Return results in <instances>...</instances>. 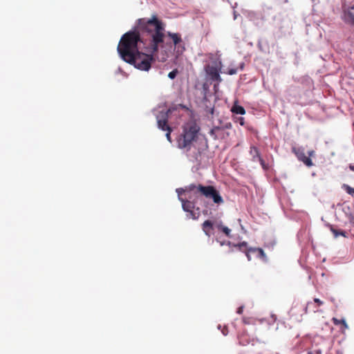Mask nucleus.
Segmentation results:
<instances>
[{"instance_id": "obj_1", "label": "nucleus", "mask_w": 354, "mask_h": 354, "mask_svg": "<svg viewBox=\"0 0 354 354\" xmlns=\"http://www.w3.org/2000/svg\"><path fill=\"white\" fill-rule=\"evenodd\" d=\"M164 24L156 15L150 19L140 18L136 28L124 34L118 45V52L126 62L136 68L148 71L154 61L159 46L165 38Z\"/></svg>"}, {"instance_id": "obj_32", "label": "nucleus", "mask_w": 354, "mask_h": 354, "mask_svg": "<svg viewBox=\"0 0 354 354\" xmlns=\"http://www.w3.org/2000/svg\"><path fill=\"white\" fill-rule=\"evenodd\" d=\"M308 354H313V353L312 351H309L308 352Z\"/></svg>"}, {"instance_id": "obj_11", "label": "nucleus", "mask_w": 354, "mask_h": 354, "mask_svg": "<svg viewBox=\"0 0 354 354\" xmlns=\"http://www.w3.org/2000/svg\"><path fill=\"white\" fill-rule=\"evenodd\" d=\"M345 19L347 21L354 25V4L351 6L346 11H345Z\"/></svg>"}, {"instance_id": "obj_8", "label": "nucleus", "mask_w": 354, "mask_h": 354, "mask_svg": "<svg viewBox=\"0 0 354 354\" xmlns=\"http://www.w3.org/2000/svg\"><path fill=\"white\" fill-rule=\"evenodd\" d=\"M324 302L322 301L317 298H315L314 299L313 301H309L307 303L306 306L305 308V313H317L319 311V307L322 306Z\"/></svg>"}, {"instance_id": "obj_16", "label": "nucleus", "mask_w": 354, "mask_h": 354, "mask_svg": "<svg viewBox=\"0 0 354 354\" xmlns=\"http://www.w3.org/2000/svg\"><path fill=\"white\" fill-rule=\"evenodd\" d=\"M216 227L218 230L223 232L227 236H230L231 230L227 227L223 225L222 224H218L216 225Z\"/></svg>"}, {"instance_id": "obj_2", "label": "nucleus", "mask_w": 354, "mask_h": 354, "mask_svg": "<svg viewBox=\"0 0 354 354\" xmlns=\"http://www.w3.org/2000/svg\"><path fill=\"white\" fill-rule=\"evenodd\" d=\"M200 131V127L194 121L186 122L182 127V132L178 136L176 142L179 149L190 150Z\"/></svg>"}, {"instance_id": "obj_4", "label": "nucleus", "mask_w": 354, "mask_h": 354, "mask_svg": "<svg viewBox=\"0 0 354 354\" xmlns=\"http://www.w3.org/2000/svg\"><path fill=\"white\" fill-rule=\"evenodd\" d=\"M182 203V207L185 212H188L189 214V217L196 220L200 216V209L198 207L195 209V205L194 203L185 200L183 198H180Z\"/></svg>"}, {"instance_id": "obj_26", "label": "nucleus", "mask_w": 354, "mask_h": 354, "mask_svg": "<svg viewBox=\"0 0 354 354\" xmlns=\"http://www.w3.org/2000/svg\"><path fill=\"white\" fill-rule=\"evenodd\" d=\"M308 154L309 156V158L311 157V156H314L315 154V152L314 150H310L308 152Z\"/></svg>"}, {"instance_id": "obj_6", "label": "nucleus", "mask_w": 354, "mask_h": 354, "mask_svg": "<svg viewBox=\"0 0 354 354\" xmlns=\"http://www.w3.org/2000/svg\"><path fill=\"white\" fill-rule=\"evenodd\" d=\"M292 151L295 154L298 160L303 162L306 166L311 167L313 165L311 159L306 156L304 149L301 147H293Z\"/></svg>"}, {"instance_id": "obj_25", "label": "nucleus", "mask_w": 354, "mask_h": 354, "mask_svg": "<svg viewBox=\"0 0 354 354\" xmlns=\"http://www.w3.org/2000/svg\"><path fill=\"white\" fill-rule=\"evenodd\" d=\"M251 252H249V249H248L246 251H245V255L247 257V259L248 261H250L251 260V256L250 254Z\"/></svg>"}, {"instance_id": "obj_31", "label": "nucleus", "mask_w": 354, "mask_h": 354, "mask_svg": "<svg viewBox=\"0 0 354 354\" xmlns=\"http://www.w3.org/2000/svg\"><path fill=\"white\" fill-rule=\"evenodd\" d=\"M316 354H321V351H316Z\"/></svg>"}, {"instance_id": "obj_28", "label": "nucleus", "mask_w": 354, "mask_h": 354, "mask_svg": "<svg viewBox=\"0 0 354 354\" xmlns=\"http://www.w3.org/2000/svg\"><path fill=\"white\" fill-rule=\"evenodd\" d=\"M236 73V69H232L229 71V74L230 75H233V74H235Z\"/></svg>"}, {"instance_id": "obj_15", "label": "nucleus", "mask_w": 354, "mask_h": 354, "mask_svg": "<svg viewBox=\"0 0 354 354\" xmlns=\"http://www.w3.org/2000/svg\"><path fill=\"white\" fill-rule=\"evenodd\" d=\"M231 111L236 114L244 115L245 113V109L242 106L237 104H234L232 107Z\"/></svg>"}, {"instance_id": "obj_13", "label": "nucleus", "mask_w": 354, "mask_h": 354, "mask_svg": "<svg viewBox=\"0 0 354 354\" xmlns=\"http://www.w3.org/2000/svg\"><path fill=\"white\" fill-rule=\"evenodd\" d=\"M250 153L252 156V160L254 162H257V159H259L261 157L259 150L254 146L250 147Z\"/></svg>"}, {"instance_id": "obj_20", "label": "nucleus", "mask_w": 354, "mask_h": 354, "mask_svg": "<svg viewBox=\"0 0 354 354\" xmlns=\"http://www.w3.org/2000/svg\"><path fill=\"white\" fill-rule=\"evenodd\" d=\"M178 73V70L177 69H174L172 71H171L170 73H169L168 77L170 79L173 80V79H174L176 77Z\"/></svg>"}, {"instance_id": "obj_9", "label": "nucleus", "mask_w": 354, "mask_h": 354, "mask_svg": "<svg viewBox=\"0 0 354 354\" xmlns=\"http://www.w3.org/2000/svg\"><path fill=\"white\" fill-rule=\"evenodd\" d=\"M206 72L212 80L216 81L218 82H221L222 81L218 70L216 67L213 66H208L207 67Z\"/></svg>"}, {"instance_id": "obj_19", "label": "nucleus", "mask_w": 354, "mask_h": 354, "mask_svg": "<svg viewBox=\"0 0 354 354\" xmlns=\"http://www.w3.org/2000/svg\"><path fill=\"white\" fill-rule=\"evenodd\" d=\"M235 247H237L240 250H242L243 249H245V250H248V243L245 241H243L237 245H235Z\"/></svg>"}, {"instance_id": "obj_24", "label": "nucleus", "mask_w": 354, "mask_h": 354, "mask_svg": "<svg viewBox=\"0 0 354 354\" xmlns=\"http://www.w3.org/2000/svg\"><path fill=\"white\" fill-rule=\"evenodd\" d=\"M237 121L239 122V124H240L241 126L244 125V123H245V122H244V118H242V117L239 118H238V120H237Z\"/></svg>"}, {"instance_id": "obj_18", "label": "nucleus", "mask_w": 354, "mask_h": 354, "mask_svg": "<svg viewBox=\"0 0 354 354\" xmlns=\"http://www.w3.org/2000/svg\"><path fill=\"white\" fill-rule=\"evenodd\" d=\"M344 189L345 191L350 195L353 196L354 195V188L350 187L348 185H343Z\"/></svg>"}, {"instance_id": "obj_21", "label": "nucleus", "mask_w": 354, "mask_h": 354, "mask_svg": "<svg viewBox=\"0 0 354 354\" xmlns=\"http://www.w3.org/2000/svg\"><path fill=\"white\" fill-rule=\"evenodd\" d=\"M167 131V133H166V138L167 139V140L169 142H171V133L172 131V129L171 128L169 129H167L166 130Z\"/></svg>"}, {"instance_id": "obj_5", "label": "nucleus", "mask_w": 354, "mask_h": 354, "mask_svg": "<svg viewBox=\"0 0 354 354\" xmlns=\"http://www.w3.org/2000/svg\"><path fill=\"white\" fill-rule=\"evenodd\" d=\"M171 109H168L167 111H161L156 116L158 126L162 131H166L171 129V127L167 124L169 115L171 113Z\"/></svg>"}, {"instance_id": "obj_23", "label": "nucleus", "mask_w": 354, "mask_h": 354, "mask_svg": "<svg viewBox=\"0 0 354 354\" xmlns=\"http://www.w3.org/2000/svg\"><path fill=\"white\" fill-rule=\"evenodd\" d=\"M257 161L260 162V164L261 165V166L264 168L265 167V161L263 160V159L261 158V156L260 157L259 159H257Z\"/></svg>"}, {"instance_id": "obj_7", "label": "nucleus", "mask_w": 354, "mask_h": 354, "mask_svg": "<svg viewBox=\"0 0 354 354\" xmlns=\"http://www.w3.org/2000/svg\"><path fill=\"white\" fill-rule=\"evenodd\" d=\"M167 35L171 39L175 48H178L177 53H182L185 50V48L181 45L183 41L180 35L178 33H173L170 32H168Z\"/></svg>"}, {"instance_id": "obj_12", "label": "nucleus", "mask_w": 354, "mask_h": 354, "mask_svg": "<svg viewBox=\"0 0 354 354\" xmlns=\"http://www.w3.org/2000/svg\"><path fill=\"white\" fill-rule=\"evenodd\" d=\"M249 252L257 253V257L261 259L263 261H267L268 260L263 250L260 248H249Z\"/></svg>"}, {"instance_id": "obj_27", "label": "nucleus", "mask_w": 354, "mask_h": 354, "mask_svg": "<svg viewBox=\"0 0 354 354\" xmlns=\"http://www.w3.org/2000/svg\"><path fill=\"white\" fill-rule=\"evenodd\" d=\"M243 306H240V307L237 309L236 313H237L238 314H242V313H243Z\"/></svg>"}, {"instance_id": "obj_17", "label": "nucleus", "mask_w": 354, "mask_h": 354, "mask_svg": "<svg viewBox=\"0 0 354 354\" xmlns=\"http://www.w3.org/2000/svg\"><path fill=\"white\" fill-rule=\"evenodd\" d=\"M333 322L335 325L342 324L345 328H347L346 322L344 319H338L335 317L333 318Z\"/></svg>"}, {"instance_id": "obj_22", "label": "nucleus", "mask_w": 354, "mask_h": 354, "mask_svg": "<svg viewBox=\"0 0 354 354\" xmlns=\"http://www.w3.org/2000/svg\"><path fill=\"white\" fill-rule=\"evenodd\" d=\"M275 1H276L277 4L279 6H282L285 3H288V0H275Z\"/></svg>"}, {"instance_id": "obj_30", "label": "nucleus", "mask_w": 354, "mask_h": 354, "mask_svg": "<svg viewBox=\"0 0 354 354\" xmlns=\"http://www.w3.org/2000/svg\"><path fill=\"white\" fill-rule=\"evenodd\" d=\"M350 169H351L352 171H354V166H353V165H350Z\"/></svg>"}, {"instance_id": "obj_29", "label": "nucleus", "mask_w": 354, "mask_h": 354, "mask_svg": "<svg viewBox=\"0 0 354 354\" xmlns=\"http://www.w3.org/2000/svg\"><path fill=\"white\" fill-rule=\"evenodd\" d=\"M350 222L354 225V216H352L351 218H350Z\"/></svg>"}, {"instance_id": "obj_3", "label": "nucleus", "mask_w": 354, "mask_h": 354, "mask_svg": "<svg viewBox=\"0 0 354 354\" xmlns=\"http://www.w3.org/2000/svg\"><path fill=\"white\" fill-rule=\"evenodd\" d=\"M186 191L192 192L194 194H198L208 199H212L214 203L220 205L223 203L224 201L219 192L212 185L204 186L203 185H196L190 184L186 187Z\"/></svg>"}, {"instance_id": "obj_10", "label": "nucleus", "mask_w": 354, "mask_h": 354, "mask_svg": "<svg viewBox=\"0 0 354 354\" xmlns=\"http://www.w3.org/2000/svg\"><path fill=\"white\" fill-rule=\"evenodd\" d=\"M202 229L205 235L210 236L212 234L213 222L209 220H206L202 224Z\"/></svg>"}, {"instance_id": "obj_14", "label": "nucleus", "mask_w": 354, "mask_h": 354, "mask_svg": "<svg viewBox=\"0 0 354 354\" xmlns=\"http://www.w3.org/2000/svg\"><path fill=\"white\" fill-rule=\"evenodd\" d=\"M330 230L333 234L335 238H337L339 236H342L344 237H347V234L344 230H339L335 229L333 225H330Z\"/></svg>"}]
</instances>
